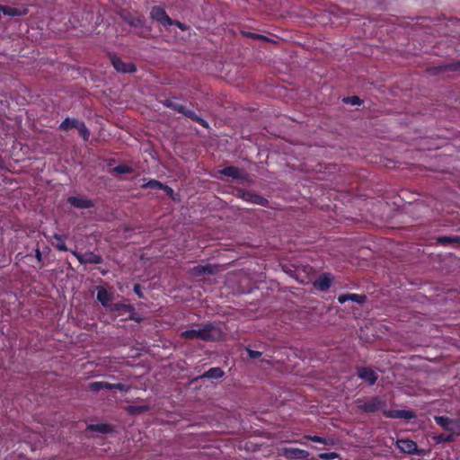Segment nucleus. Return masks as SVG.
<instances>
[{
    "instance_id": "1",
    "label": "nucleus",
    "mask_w": 460,
    "mask_h": 460,
    "mask_svg": "<svg viewBox=\"0 0 460 460\" xmlns=\"http://www.w3.org/2000/svg\"><path fill=\"white\" fill-rule=\"evenodd\" d=\"M181 339L193 340L199 339L204 341H216L220 337V331L213 323H206L202 328L190 329L181 332Z\"/></svg>"
},
{
    "instance_id": "2",
    "label": "nucleus",
    "mask_w": 460,
    "mask_h": 460,
    "mask_svg": "<svg viewBox=\"0 0 460 460\" xmlns=\"http://www.w3.org/2000/svg\"><path fill=\"white\" fill-rule=\"evenodd\" d=\"M164 105L171 110L183 114L187 118L199 124L201 127L208 128V123L207 120L199 116L195 111L187 109L184 105L178 102L175 99H166Z\"/></svg>"
},
{
    "instance_id": "3",
    "label": "nucleus",
    "mask_w": 460,
    "mask_h": 460,
    "mask_svg": "<svg viewBox=\"0 0 460 460\" xmlns=\"http://www.w3.org/2000/svg\"><path fill=\"white\" fill-rule=\"evenodd\" d=\"M358 402H360L358 404V409L365 413H374L378 411H383L385 406V401L378 396H373L363 402H361L360 400H358Z\"/></svg>"
},
{
    "instance_id": "4",
    "label": "nucleus",
    "mask_w": 460,
    "mask_h": 460,
    "mask_svg": "<svg viewBox=\"0 0 460 460\" xmlns=\"http://www.w3.org/2000/svg\"><path fill=\"white\" fill-rule=\"evenodd\" d=\"M236 197L251 204L260 205L261 207H269V200L251 190H245L243 189H236Z\"/></svg>"
},
{
    "instance_id": "5",
    "label": "nucleus",
    "mask_w": 460,
    "mask_h": 460,
    "mask_svg": "<svg viewBox=\"0 0 460 460\" xmlns=\"http://www.w3.org/2000/svg\"><path fill=\"white\" fill-rule=\"evenodd\" d=\"M109 309L111 312L117 313L118 315L120 316L128 314V319L137 323H140L142 321V318L137 315L134 306L129 304L113 303L110 305Z\"/></svg>"
},
{
    "instance_id": "6",
    "label": "nucleus",
    "mask_w": 460,
    "mask_h": 460,
    "mask_svg": "<svg viewBox=\"0 0 460 460\" xmlns=\"http://www.w3.org/2000/svg\"><path fill=\"white\" fill-rule=\"evenodd\" d=\"M109 58L112 66L119 73L133 74L137 71V66L134 63H126L116 54L111 53Z\"/></svg>"
},
{
    "instance_id": "7",
    "label": "nucleus",
    "mask_w": 460,
    "mask_h": 460,
    "mask_svg": "<svg viewBox=\"0 0 460 460\" xmlns=\"http://www.w3.org/2000/svg\"><path fill=\"white\" fill-rule=\"evenodd\" d=\"M396 447L407 455H423L424 450L420 449L417 443L408 438H398L395 442Z\"/></svg>"
},
{
    "instance_id": "8",
    "label": "nucleus",
    "mask_w": 460,
    "mask_h": 460,
    "mask_svg": "<svg viewBox=\"0 0 460 460\" xmlns=\"http://www.w3.org/2000/svg\"><path fill=\"white\" fill-rule=\"evenodd\" d=\"M279 455L287 459H302L307 460L309 458V452L304 449L296 447H283L279 451Z\"/></svg>"
},
{
    "instance_id": "9",
    "label": "nucleus",
    "mask_w": 460,
    "mask_h": 460,
    "mask_svg": "<svg viewBox=\"0 0 460 460\" xmlns=\"http://www.w3.org/2000/svg\"><path fill=\"white\" fill-rule=\"evenodd\" d=\"M150 17L164 26L172 25V19L168 16L164 8L162 6H153L150 11Z\"/></svg>"
},
{
    "instance_id": "10",
    "label": "nucleus",
    "mask_w": 460,
    "mask_h": 460,
    "mask_svg": "<svg viewBox=\"0 0 460 460\" xmlns=\"http://www.w3.org/2000/svg\"><path fill=\"white\" fill-rule=\"evenodd\" d=\"M219 172L234 180H240L243 181H248L247 172L243 169H240L239 167L234 165L226 166L223 169H221Z\"/></svg>"
},
{
    "instance_id": "11",
    "label": "nucleus",
    "mask_w": 460,
    "mask_h": 460,
    "mask_svg": "<svg viewBox=\"0 0 460 460\" xmlns=\"http://www.w3.org/2000/svg\"><path fill=\"white\" fill-rule=\"evenodd\" d=\"M383 415L389 419H404L411 420L416 418V414L411 410H384Z\"/></svg>"
},
{
    "instance_id": "12",
    "label": "nucleus",
    "mask_w": 460,
    "mask_h": 460,
    "mask_svg": "<svg viewBox=\"0 0 460 460\" xmlns=\"http://www.w3.org/2000/svg\"><path fill=\"white\" fill-rule=\"evenodd\" d=\"M357 375L358 378L366 381L369 385H375L378 378L377 374L369 367H358Z\"/></svg>"
},
{
    "instance_id": "13",
    "label": "nucleus",
    "mask_w": 460,
    "mask_h": 460,
    "mask_svg": "<svg viewBox=\"0 0 460 460\" xmlns=\"http://www.w3.org/2000/svg\"><path fill=\"white\" fill-rule=\"evenodd\" d=\"M333 280V276L331 273H323L314 283V287L320 291H326L330 288Z\"/></svg>"
},
{
    "instance_id": "14",
    "label": "nucleus",
    "mask_w": 460,
    "mask_h": 460,
    "mask_svg": "<svg viewBox=\"0 0 460 460\" xmlns=\"http://www.w3.org/2000/svg\"><path fill=\"white\" fill-rule=\"evenodd\" d=\"M217 272L216 266L211 264L198 265L190 270V274L194 277H201L204 275H214Z\"/></svg>"
},
{
    "instance_id": "15",
    "label": "nucleus",
    "mask_w": 460,
    "mask_h": 460,
    "mask_svg": "<svg viewBox=\"0 0 460 460\" xmlns=\"http://www.w3.org/2000/svg\"><path fill=\"white\" fill-rule=\"evenodd\" d=\"M67 203L76 208H91L93 207L92 199L75 196L69 197Z\"/></svg>"
},
{
    "instance_id": "16",
    "label": "nucleus",
    "mask_w": 460,
    "mask_h": 460,
    "mask_svg": "<svg viewBox=\"0 0 460 460\" xmlns=\"http://www.w3.org/2000/svg\"><path fill=\"white\" fill-rule=\"evenodd\" d=\"M434 420L438 426L447 431H454V427L456 424L455 420L447 416H435Z\"/></svg>"
},
{
    "instance_id": "17",
    "label": "nucleus",
    "mask_w": 460,
    "mask_h": 460,
    "mask_svg": "<svg viewBox=\"0 0 460 460\" xmlns=\"http://www.w3.org/2000/svg\"><path fill=\"white\" fill-rule=\"evenodd\" d=\"M349 300L358 304H363L366 302L367 296L365 295H358L354 293L343 294L338 296V302L341 304H344Z\"/></svg>"
},
{
    "instance_id": "18",
    "label": "nucleus",
    "mask_w": 460,
    "mask_h": 460,
    "mask_svg": "<svg viewBox=\"0 0 460 460\" xmlns=\"http://www.w3.org/2000/svg\"><path fill=\"white\" fill-rule=\"evenodd\" d=\"M0 11L4 15H8V16H24L28 13L27 8L19 9V8L12 7L9 5H1V4H0Z\"/></svg>"
},
{
    "instance_id": "19",
    "label": "nucleus",
    "mask_w": 460,
    "mask_h": 460,
    "mask_svg": "<svg viewBox=\"0 0 460 460\" xmlns=\"http://www.w3.org/2000/svg\"><path fill=\"white\" fill-rule=\"evenodd\" d=\"M449 434H438L433 437V440L436 444H444V443H451L456 440L457 433L455 431H449Z\"/></svg>"
},
{
    "instance_id": "20",
    "label": "nucleus",
    "mask_w": 460,
    "mask_h": 460,
    "mask_svg": "<svg viewBox=\"0 0 460 460\" xmlns=\"http://www.w3.org/2000/svg\"><path fill=\"white\" fill-rule=\"evenodd\" d=\"M82 121L77 119H70L66 118L59 125V129L63 131H68L72 128H76L79 127V124H81Z\"/></svg>"
},
{
    "instance_id": "21",
    "label": "nucleus",
    "mask_w": 460,
    "mask_h": 460,
    "mask_svg": "<svg viewBox=\"0 0 460 460\" xmlns=\"http://www.w3.org/2000/svg\"><path fill=\"white\" fill-rule=\"evenodd\" d=\"M124 20L133 27H143L145 24V19L143 16L140 15H133L131 13H128L124 16Z\"/></svg>"
},
{
    "instance_id": "22",
    "label": "nucleus",
    "mask_w": 460,
    "mask_h": 460,
    "mask_svg": "<svg viewBox=\"0 0 460 460\" xmlns=\"http://www.w3.org/2000/svg\"><path fill=\"white\" fill-rule=\"evenodd\" d=\"M84 258V264H101L103 261V259L100 254L93 252H85Z\"/></svg>"
},
{
    "instance_id": "23",
    "label": "nucleus",
    "mask_w": 460,
    "mask_h": 460,
    "mask_svg": "<svg viewBox=\"0 0 460 460\" xmlns=\"http://www.w3.org/2000/svg\"><path fill=\"white\" fill-rule=\"evenodd\" d=\"M224 371L221 367H215L207 370L201 377H206L208 379H219L224 376Z\"/></svg>"
},
{
    "instance_id": "24",
    "label": "nucleus",
    "mask_w": 460,
    "mask_h": 460,
    "mask_svg": "<svg viewBox=\"0 0 460 460\" xmlns=\"http://www.w3.org/2000/svg\"><path fill=\"white\" fill-rule=\"evenodd\" d=\"M150 410V406L148 404L143 405H129L126 408L127 412L129 415H138L144 412H146Z\"/></svg>"
},
{
    "instance_id": "25",
    "label": "nucleus",
    "mask_w": 460,
    "mask_h": 460,
    "mask_svg": "<svg viewBox=\"0 0 460 460\" xmlns=\"http://www.w3.org/2000/svg\"><path fill=\"white\" fill-rule=\"evenodd\" d=\"M111 383L105 382V381H95L91 382L88 385V388L92 392H99L102 389H107L110 390Z\"/></svg>"
},
{
    "instance_id": "26",
    "label": "nucleus",
    "mask_w": 460,
    "mask_h": 460,
    "mask_svg": "<svg viewBox=\"0 0 460 460\" xmlns=\"http://www.w3.org/2000/svg\"><path fill=\"white\" fill-rule=\"evenodd\" d=\"M88 429L91 431L99 432L102 434H107L111 431V428L109 424L105 423H98V424H91L88 426Z\"/></svg>"
},
{
    "instance_id": "27",
    "label": "nucleus",
    "mask_w": 460,
    "mask_h": 460,
    "mask_svg": "<svg viewBox=\"0 0 460 460\" xmlns=\"http://www.w3.org/2000/svg\"><path fill=\"white\" fill-rule=\"evenodd\" d=\"M437 243L441 245L460 243V237L459 236H440L437 239Z\"/></svg>"
},
{
    "instance_id": "28",
    "label": "nucleus",
    "mask_w": 460,
    "mask_h": 460,
    "mask_svg": "<svg viewBox=\"0 0 460 460\" xmlns=\"http://www.w3.org/2000/svg\"><path fill=\"white\" fill-rule=\"evenodd\" d=\"M53 238L57 241V243L54 244L55 248L60 252H67L68 248L65 243V237L59 234H54Z\"/></svg>"
},
{
    "instance_id": "29",
    "label": "nucleus",
    "mask_w": 460,
    "mask_h": 460,
    "mask_svg": "<svg viewBox=\"0 0 460 460\" xmlns=\"http://www.w3.org/2000/svg\"><path fill=\"white\" fill-rule=\"evenodd\" d=\"M97 299L102 303V305L104 307H109L110 306V305H108V302L110 301L111 296H110V294L108 293V291L106 289L102 288V289L98 290V292H97Z\"/></svg>"
},
{
    "instance_id": "30",
    "label": "nucleus",
    "mask_w": 460,
    "mask_h": 460,
    "mask_svg": "<svg viewBox=\"0 0 460 460\" xmlns=\"http://www.w3.org/2000/svg\"><path fill=\"white\" fill-rule=\"evenodd\" d=\"M163 185H164L163 182H161L157 180H155V179H151V180L147 181L146 182L143 183L141 185V188L144 190H146V189L161 190Z\"/></svg>"
},
{
    "instance_id": "31",
    "label": "nucleus",
    "mask_w": 460,
    "mask_h": 460,
    "mask_svg": "<svg viewBox=\"0 0 460 460\" xmlns=\"http://www.w3.org/2000/svg\"><path fill=\"white\" fill-rule=\"evenodd\" d=\"M77 130H78L80 136L82 137V138L84 139V141L86 142L89 140L90 130L88 129V128L86 127V125L84 121H82V123L79 124V127H77Z\"/></svg>"
},
{
    "instance_id": "32",
    "label": "nucleus",
    "mask_w": 460,
    "mask_h": 460,
    "mask_svg": "<svg viewBox=\"0 0 460 460\" xmlns=\"http://www.w3.org/2000/svg\"><path fill=\"white\" fill-rule=\"evenodd\" d=\"M112 172L118 174L131 173L133 172V168L127 164H119L112 169Z\"/></svg>"
},
{
    "instance_id": "33",
    "label": "nucleus",
    "mask_w": 460,
    "mask_h": 460,
    "mask_svg": "<svg viewBox=\"0 0 460 460\" xmlns=\"http://www.w3.org/2000/svg\"><path fill=\"white\" fill-rule=\"evenodd\" d=\"M304 438H305L307 440H310V441H313V442L324 444V445H329L330 444L328 439H326L324 438H322V437H319V436H316V435H314V436H312V435H305Z\"/></svg>"
},
{
    "instance_id": "34",
    "label": "nucleus",
    "mask_w": 460,
    "mask_h": 460,
    "mask_svg": "<svg viewBox=\"0 0 460 460\" xmlns=\"http://www.w3.org/2000/svg\"><path fill=\"white\" fill-rule=\"evenodd\" d=\"M342 102L346 104H350V105H360L362 103V100L358 96H356V95L344 97Z\"/></svg>"
},
{
    "instance_id": "35",
    "label": "nucleus",
    "mask_w": 460,
    "mask_h": 460,
    "mask_svg": "<svg viewBox=\"0 0 460 460\" xmlns=\"http://www.w3.org/2000/svg\"><path fill=\"white\" fill-rule=\"evenodd\" d=\"M318 457L321 460H332L340 457V455L336 452L321 453L318 455Z\"/></svg>"
},
{
    "instance_id": "36",
    "label": "nucleus",
    "mask_w": 460,
    "mask_h": 460,
    "mask_svg": "<svg viewBox=\"0 0 460 460\" xmlns=\"http://www.w3.org/2000/svg\"><path fill=\"white\" fill-rule=\"evenodd\" d=\"M130 385H124V384H121V383H118V384H111V387H110V390H113V389H116V390H119L120 392H128L130 390Z\"/></svg>"
},
{
    "instance_id": "37",
    "label": "nucleus",
    "mask_w": 460,
    "mask_h": 460,
    "mask_svg": "<svg viewBox=\"0 0 460 460\" xmlns=\"http://www.w3.org/2000/svg\"><path fill=\"white\" fill-rule=\"evenodd\" d=\"M443 69L448 71H460V61L448 63L443 66Z\"/></svg>"
},
{
    "instance_id": "38",
    "label": "nucleus",
    "mask_w": 460,
    "mask_h": 460,
    "mask_svg": "<svg viewBox=\"0 0 460 460\" xmlns=\"http://www.w3.org/2000/svg\"><path fill=\"white\" fill-rule=\"evenodd\" d=\"M161 190H164L167 196H169L171 199H175L174 198V190L169 187L168 185L164 184L163 185Z\"/></svg>"
},
{
    "instance_id": "39",
    "label": "nucleus",
    "mask_w": 460,
    "mask_h": 460,
    "mask_svg": "<svg viewBox=\"0 0 460 460\" xmlns=\"http://www.w3.org/2000/svg\"><path fill=\"white\" fill-rule=\"evenodd\" d=\"M247 354L249 356L250 358H258L261 356V351H257V350H253V349H247Z\"/></svg>"
},
{
    "instance_id": "40",
    "label": "nucleus",
    "mask_w": 460,
    "mask_h": 460,
    "mask_svg": "<svg viewBox=\"0 0 460 460\" xmlns=\"http://www.w3.org/2000/svg\"><path fill=\"white\" fill-rule=\"evenodd\" d=\"M133 291L135 292V294L139 297V298H143L144 297V294H143V291H142V288H141V286L139 284H135L134 287H133Z\"/></svg>"
},
{
    "instance_id": "41",
    "label": "nucleus",
    "mask_w": 460,
    "mask_h": 460,
    "mask_svg": "<svg viewBox=\"0 0 460 460\" xmlns=\"http://www.w3.org/2000/svg\"><path fill=\"white\" fill-rule=\"evenodd\" d=\"M71 253L77 259V261L81 263V264H84V254H82L76 251H71Z\"/></svg>"
},
{
    "instance_id": "42",
    "label": "nucleus",
    "mask_w": 460,
    "mask_h": 460,
    "mask_svg": "<svg viewBox=\"0 0 460 460\" xmlns=\"http://www.w3.org/2000/svg\"><path fill=\"white\" fill-rule=\"evenodd\" d=\"M245 35L247 37H249V38H252V39H261V40H267V37L260 35V34H257V33H254V32H247Z\"/></svg>"
},
{
    "instance_id": "43",
    "label": "nucleus",
    "mask_w": 460,
    "mask_h": 460,
    "mask_svg": "<svg viewBox=\"0 0 460 460\" xmlns=\"http://www.w3.org/2000/svg\"><path fill=\"white\" fill-rule=\"evenodd\" d=\"M172 25H176L181 31H186L187 30V26L184 23H182V22H179L177 20H172Z\"/></svg>"
},
{
    "instance_id": "44",
    "label": "nucleus",
    "mask_w": 460,
    "mask_h": 460,
    "mask_svg": "<svg viewBox=\"0 0 460 460\" xmlns=\"http://www.w3.org/2000/svg\"><path fill=\"white\" fill-rule=\"evenodd\" d=\"M35 258L38 261V262H40V263L42 262V253H41L40 248L35 249Z\"/></svg>"
}]
</instances>
